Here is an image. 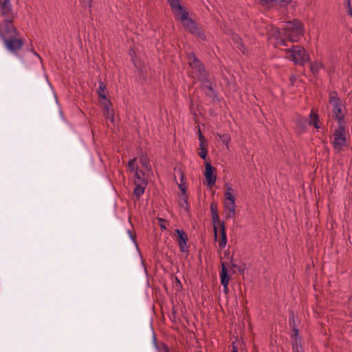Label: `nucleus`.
Returning <instances> with one entry per match:
<instances>
[{
	"label": "nucleus",
	"instance_id": "79ce46f5",
	"mask_svg": "<svg viewBox=\"0 0 352 352\" xmlns=\"http://www.w3.org/2000/svg\"><path fill=\"white\" fill-rule=\"evenodd\" d=\"M179 188L182 191V193L181 196H184V195H186V188L184 186V184H179Z\"/></svg>",
	"mask_w": 352,
	"mask_h": 352
},
{
	"label": "nucleus",
	"instance_id": "20e7f679",
	"mask_svg": "<svg viewBox=\"0 0 352 352\" xmlns=\"http://www.w3.org/2000/svg\"><path fill=\"white\" fill-rule=\"evenodd\" d=\"M0 14L3 17L0 22V28L15 27L13 25L14 13L10 0H0Z\"/></svg>",
	"mask_w": 352,
	"mask_h": 352
},
{
	"label": "nucleus",
	"instance_id": "473e14b6",
	"mask_svg": "<svg viewBox=\"0 0 352 352\" xmlns=\"http://www.w3.org/2000/svg\"><path fill=\"white\" fill-rule=\"evenodd\" d=\"M291 1H292V0H277L275 3V6H279L280 7H285L288 4H289V3H291Z\"/></svg>",
	"mask_w": 352,
	"mask_h": 352
},
{
	"label": "nucleus",
	"instance_id": "39448f33",
	"mask_svg": "<svg viewBox=\"0 0 352 352\" xmlns=\"http://www.w3.org/2000/svg\"><path fill=\"white\" fill-rule=\"evenodd\" d=\"M187 59L188 65L192 70L193 78H197L199 80H201L208 76L203 63L193 52H190L187 54Z\"/></svg>",
	"mask_w": 352,
	"mask_h": 352
},
{
	"label": "nucleus",
	"instance_id": "cd10ccee",
	"mask_svg": "<svg viewBox=\"0 0 352 352\" xmlns=\"http://www.w3.org/2000/svg\"><path fill=\"white\" fill-rule=\"evenodd\" d=\"M153 342H154L155 347L157 349V350L160 351V352H165L166 351V349L164 348V346H168L164 343H162L160 345L158 346L157 344V340H156V337H155V334L153 335Z\"/></svg>",
	"mask_w": 352,
	"mask_h": 352
},
{
	"label": "nucleus",
	"instance_id": "a18cd8bd",
	"mask_svg": "<svg viewBox=\"0 0 352 352\" xmlns=\"http://www.w3.org/2000/svg\"><path fill=\"white\" fill-rule=\"evenodd\" d=\"M199 142H206V140L204 136L203 135V134L201 133L200 129H199Z\"/></svg>",
	"mask_w": 352,
	"mask_h": 352
},
{
	"label": "nucleus",
	"instance_id": "6e6552de",
	"mask_svg": "<svg viewBox=\"0 0 352 352\" xmlns=\"http://www.w3.org/2000/svg\"><path fill=\"white\" fill-rule=\"evenodd\" d=\"M345 124H338V128L333 132L334 140L333 146L335 149H340L346 144V129Z\"/></svg>",
	"mask_w": 352,
	"mask_h": 352
},
{
	"label": "nucleus",
	"instance_id": "ddd939ff",
	"mask_svg": "<svg viewBox=\"0 0 352 352\" xmlns=\"http://www.w3.org/2000/svg\"><path fill=\"white\" fill-rule=\"evenodd\" d=\"M167 1L176 16L180 18V15H182L184 12H187L181 5L179 0H167Z\"/></svg>",
	"mask_w": 352,
	"mask_h": 352
},
{
	"label": "nucleus",
	"instance_id": "a19ab883",
	"mask_svg": "<svg viewBox=\"0 0 352 352\" xmlns=\"http://www.w3.org/2000/svg\"><path fill=\"white\" fill-rule=\"evenodd\" d=\"M287 41H288L286 38H277V43L281 45H285V46H287Z\"/></svg>",
	"mask_w": 352,
	"mask_h": 352
},
{
	"label": "nucleus",
	"instance_id": "4be33fe9",
	"mask_svg": "<svg viewBox=\"0 0 352 352\" xmlns=\"http://www.w3.org/2000/svg\"><path fill=\"white\" fill-rule=\"evenodd\" d=\"M232 40L236 48H238L243 54L245 52V47L241 42V39L238 36L235 35L233 36Z\"/></svg>",
	"mask_w": 352,
	"mask_h": 352
},
{
	"label": "nucleus",
	"instance_id": "8fccbe9b",
	"mask_svg": "<svg viewBox=\"0 0 352 352\" xmlns=\"http://www.w3.org/2000/svg\"><path fill=\"white\" fill-rule=\"evenodd\" d=\"M30 51L36 57H38L39 59H41V56L32 49L30 50Z\"/></svg>",
	"mask_w": 352,
	"mask_h": 352
},
{
	"label": "nucleus",
	"instance_id": "5701e85b",
	"mask_svg": "<svg viewBox=\"0 0 352 352\" xmlns=\"http://www.w3.org/2000/svg\"><path fill=\"white\" fill-rule=\"evenodd\" d=\"M307 120L305 118L300 117L296 120V125L302 131H305L307 126Z\"/></svg>",
	"mask_w": 352,
	"mask_h": 352
},
{
	"label": "nucleus",
	"instance_id": "4468645a",
	"mask_svg": "<svg viewBox=\"0 0 352 352\" xmlns=\"http://www.w3.org/2000/svg\"><path fill=\"white\" fill-rule=\"evenodd\" d=\"M147 185V181L146 180H142V181H135V186L133 190V195H135L139 199L140 196H142L144 193V190Z\"/></svg>",
	"mask_w": 352,
	"mask_h": 352
},
{
	"label": "nucleus",
	"instance_id": "603ef678",
	"mask_svg": "<svg viewBox=\"0 0 352 352\" xmlns=\"http://www.w3.org/2000/svg\"><path fill=\"white\" fill-rule=\"evenodd\" d=\"M231 265H232V267H237L236 264L234 263H233V262H232V261H231Z\"/></svg>",
	"mask_w": 352,
	"mask_h": 352
},
{
	"label": "nucleus",
	"instance_id": "2eb2a0df",
	"mask_svg": "<svg viewBox=\"0 0 352 352\" xmlns=\"http://www.w3.org/2000/svg\"><path fill=\"white\" fill-rule=\"evenodd\" d=\"M224 208L226 210H228V213L226 214V219H233L236 214V204L235 201H224Z\"/></svg>",
	"mask_w": 352,
	"mask_h": 352
},
{
	"label": "nucleus",
	"instance_id": "ea45409f",
	"mask_svg": "<svg viewBox=\"0 0 352 352\" xmlns=\"http://www.w3.org/2000/svg\"><path fill=\"white\" fill-rule=\"evenodd\" d=\"M158 221H159V225H160V228L162 230H166V227L165 225V223L166 222V221L162 218H159Z\"/></svg>",
	"mask_w": 352,
	"mask_h": 352
},
{
	"label": "nucleus",
	"instance_id": "f704fd0d",
	"mask_svg": "<svg viewBox=\"0 0 352 352\" xmlns=\"http://www.w3.org/2000/svg\"><path fill=\"white\" fill-rule=\"evenodd\" d=\"M293 333L291 334V338H301L299 334H298V329L296 327H293L291 329Z\"/></svg>",
	"mask_w": 352,
	"mask_h": 352
},
{
	"label": "nucleus",
	"instance_id": "c85d7f7f",
	"mask_svg": "<svg viewBox=\"0 0 352 352\" xmlns=\"http://www.w3.org/2000/svg\"><path fill=\"white\" fill-rule=\"evenodd\" d=\"M136 158L131 159L129 161L128 168L131 172H134L138 166H135Z\"/></svg>",
	"mask_w": 352,
	"mask_h": 352
},
{
	"label": "nucleus",
	"instance_id": "7ed1b4c3",
	"mask_svg": "<svg viewBox=\"0 0 352 352\" xmlns=\"http://www.w3.org/2000/svg\"><path fill=\"white\" fill-rule=\"evenodd\" d=\"M304 28L301 22L297 19L287 22L286 27L278 34L285 36L288 41L294 43L298 41L304 34Z\"/></svg>",
	"mask_w": 352,
	"mask_h": 352
},
{
	"label": "nucleus",
	"instance_id": "dca6fc26",
	"mask_svg": "<svg viewBox=\"0 0 352 352\" xmlns=\"http://www.w3.org/2000/svg\"><path fill=\"white\" fill-rule=\"evenodd\" d=\"M221 238L220 240V242L219 243V246L221 249L225 248L226 243H227V235H226V226L225 223L222 221L221 223Z\"/></svg>",
	"mask_w": 352,
	"mask_h": 352
},
{
	"label": "nucleus",
	"instance_id": "423d86ee",
	"mask_svg": "<svg viewBox=\"0 0 352 352\" xmlns=\"http://www.w3.org/2000/svg\"><path fill=\"white\" fill-rule=\"evenodd\" d=\"M329 103L333 106V117L337 120L338 124H345V115L342 113L343 104L338 94L335 91L329 93Z\"/></svg>",
	"mask_w": 352,
	"mask_h": 352
},
{
	"label": "nucleus",
	"instance_id": "f257e3e1",
	"mask_svg": "<svg viewBox=\"0 0 352 352\" xmlns=\"http://www.w3.org/2000/svg\"><path fill=\"white\" fill-rule=\"evenodd\" d=\"M0 38L8 52L24 62L23 58L19 54L24 45V41L16 27L0 28Z\"/></svg>",
	"mask_w": 352,
	"mask_h": 352
},
{
	"label": "nucleus",
	"instance_id": "2f4dec72",
	"mask_svg": "<svg viewBox=\"0 0 352 352\" xmlns=\"http://www.w3.org/2000/svg\"><path fill=\"white\" fill-rule=\"evenodd\" d=\"M103 115L106 119L110 120L112 122L113 121L114 114H113V110H110L108 111H103Z\"/></svg>",
	"mask_w": 352,
	"mask_h": 352
},
{
	"label": "nucleus",
	"instance_id": "de8ad7c7",
	"mask_svg": "<svg viewBox=\"0 0 352 352\" xmlns=\"http://www.w3.org/2000/svg\"><path fill=\"white\" fill-rule=\"evenodd\" d=\"M199 147L201 148H207L206 146V142H199Z\"/></svg>",
	"mask_w": 352,
	"mask_h": 352
},
{
	"label": "nucleus",
	"instance_id": "1a4fd4ad",
	"mask_svg": "<svg viewBox=\"0 0 352 352\" xmlns=\"http://www.w3.org/2000/svg\"><path fill=\"white\" fill-rule=\"evenodd\" d=\"M201 82V88L204 91L205 95L211 98L213 101L217 100L218 93L212 87V82L208 79V76H206L204 79L200 80Z\"/></svg>",
	"mask_w": 352,
	"mask_h": 352
},
{
	"label": "nucleus",
	"instance_id": "58836bf2",
	"mask_svg": "<svg viewBox=\"0 0 352 352\" xmlns=\"http://www.w3.org/2000/svg\"><path fill=\"white\" fill-rule=\"evenodd\" d=\"M210 211L212 214L218 213L217 204L215 202L210 204Z\"/></svg>",
	"mask_w": 352,
	"mask_h": 352
},
{
	"label": "nucleus",
	"instance_id": "a211bd4d",
	"mask_svg": "<svg viewBox=\"0 0 352 352\" xmlns=\"http://www.w3.org/2000/svg\"><path fill=\"white\" fill-rule=\"evenodd\" d=\"M302 338H292V351L293 352H302L303 349L302 346Z\"/></svg>",
	"mask_w": 352,
	"mask_h": 352
},
{
	"label": "nucleus",
	"instance_id": "72a5a7b5",
	"mask_svg": "<svg viewBox=\"0 0 352 352\" xmlns=\"http://www.w3.org/2000/svg\"><path fill=\"white\" fill-rule=\"evenodd\" d=\"M219 138L221 139L223 144H228L230 141V137L227 134L220 135L218 134Z\"/></svg>",
	"mask_w": 352,
	"mask_h": 352
},
{
	"label": "nucleus",
	"instance_id": "c756f323",
	"mask_svg": "<svg viewBox=\"0 0 352 352\" xmlns=\"http://www.w3.org/2000/svg\"><path fill=\"white\" fill-rule=\"evenodd\" d=\"M289 325L290 327V328H293V327H296L297 325L296 324V321H295V316H294V312H292L290 314H289Z\"/></svg>",
	"mask_w": 352,
	"mask_h": 352
},
{
	"label": "nucleus",
	"instance_id": "f8f14e48",
	"mask_svg": "<svg viewBox=\"0 0 352 352\" xmlns=\"http://www.w3.org/2000/svg\"><path fill=\"white\" fill-rule=\"evenodd\" d=\"M230 280V276L228 275V270L226 266L225 263H221V272L220 273V281L221 284L223 287V292L225 293L228 292V283Z\"/></svg>",
	"mask_w": 352,
	"mask_h": 352
},
{
	"label": "nucleus",
	"instance_id": "0eeeda50",
	"mask_svg": "<svg viewBox=\"0 0 352 352\" xmlns=\"http://www.w3.org/2000/svg\"><path fill=\"white\" fill-rule=\"evenodd\" d=\"M179 20L182 22L184 27L192 34L200 40H206V36L204 30L198 26L195 20L188 16V12H184L182 15H180Z\"/></svg>",
	"mask_w": 352,
	"mask_h": 352
},
{
	"label": "nucleus",
	"instance_id": "6e6d98bb",
	"mask_svg": "<svg viewBox=\"0 0 352 352\" xmlns=\"http://www.w3.org/2000/svg\"><path fill=\"white\" fill-rule=\"evenodd\" d=\"M240 273H241L243 271L241 270V269H239Z\"/></svg>",
	"mask_w": 352,
	"mask_h": 352
},
{
	"label": "nucleus",
	"instance_id": "c03bdc74",
	"mask_svg": "<svg viewBox=\"0 0 352 352\" xmlns=\"http://www.w3.org/2000/svg\"><path fill=\"white\" fill-rule=\"evenodd\" d=\"M127 232H128L129 237L131 239V240L135 243L136 245H138L137 242L135 241V236L132 234V232L130 230H129Z\"/></svg>",
	"mask_w": 352,
	"mask_h": 352
},
{
	"label": "nucleus",
	"instance_id": "f3484780",
	"mask_svg": "<svg viewBox=\"0 0 352 352\" xmlns=\"http://www.w3.org/2000/svg\"><path fill=\"white\" fill-rule=\"evenodd\" d=\"M324 64L318 60L310 63V70L311 73L316 76L318 74L320 69H324Z\"/></svg>",
	"mask_w": 352,
	"mask_h": 352
},
{
	"label": "nucleus",
	"instance_id": "4c0bfd02",
	"mask_svg": "<svg viewBox=\"0 0 352 352\" xmlns=\"http://www.w3.org/2000/svg\"><path fill=\"white\" fill-rule=\"evenodd\" d=\"M226 199L225 201H235L234 196L230 192H225Z\"/></svg>",
	"mask_w": 352,
	"mask_h": 352
},
{
	"label": "nucleus",
	"instance_id": "f03ea898",
	"mask_svg": "<svg viewBox=\"0 0 352 352\" xmlns=\"http://www.w3.org/2000/svg\"><path fill=\"white\" fill-rule=\"evenodd\" d=\"M286 58L295 65L304 66L310 63V56L305 49L299 45H292L289 48L284 50Z\"/></svg>",
	"mask_w": 352,
	"mask_h": 352
},
{
	"label": "nucleus",
	"instance_id": "864d4df0",
	"mask_svg": "<svg viewBox=\"0 0 352 352\" xmlns=\"http://www.w3.org/2000/svg\"><path fill=\"white\" fill-rule=\"evenodd\" d=\"M164 348L166 349V351L165 352H169L168 346H164Z\"/></svg>",
	"mask_w": 352,
	"mask_h": 352
},
{
	"label": "nucleus",
	"instance_id": "393cba45",
	"mask_svg": "<svg viewBox=\"0 0 352 352\" xmlns=\"http://www.w3.org/2000/svg\"><path fill=\"white\" fill-rule=\"evenodd\" d=\"M134 177L135 178V181L146 180L144 178V173L142 170H139L138 168H136L134 171Z\"/></svg>",
	"mask_w": 352,
	"mask_h": 352
},
{
	"label": "nucleus",
	"instance_id": "bb28decb",
	"mask_svg": "<svg viewBox=\"0 0 352 352\" xmlns=\"http://www.w3.org/2000/svg\"><path fill=\"white\" fill-rule=\"evenodd\" d=\"M102 104L103 106V111H110V110H113L112 109V103L111 102L106 98V100H104V101L102 102Z\"/></svg>",
	"mask_w": 352,
	"mask_h": 352
},
{
	"label": "nucleus",
	"instance_id": "aec40b11",
	"mask_svg": "<svg viewBox=\"0 0 352 352\" xmlns=\"http://www.w3.org/2000/svg\"><path fill=\"white\" fill-rule=\"evenodd\" d=\"M310 118H313V120H310L309 122V125H314L316 129H320V126L318 124L319 122V116L318 113H314V110H311L309 114Z\"/></svg>",
	"mask_w": 352,
	"mask_h": 352
},
{
	"label": "nucleus",
	"instance_id": "9b49d317",
	"mask_svg": "<svg viewBox=\"0 0 352 352\" xmlns=\"http://www.w3.org/2000/svg\"><path fill=\"white\" fill-rule=\"evenodd\" d=\"M177 241L179 245V250L182 252L188 253V248L187 245L188 236L183 230L177 229Z\"/></svg>",
	"mask_w": 352,
	"mask_h": 352
},
{
	"label": "nucleus",
	"instance_id": "09e8293b",
	"mask_svg": "<svg viewBox=\"0 0 352 352\" xmlns=\"http://www.w3.org/2000/svg\"><path fill=\"white\" fill-rule=\"evenodd\" d=\"M175 284L177 286H179L180 287H182V283L177 277H175Z\"/></svg>",
	"mask_w": 352,
	"mask_h": 352
},
{
	"label": "nucleus",
	"instance_id": "a878e982",
	"mask_svg": "<svg viewBox=\"0 0 352 352\" xmlns=\"http://www.w3.org/2000/svg\"><path fill=\"white\" fill-rule=\"evenodd\" d=\"M179 206L184 208L186 210H188V197L187 195H184V196H181Z\"/></svg>",
	"mask_w": 352,
	"mask_h": 352
},
{
	"label": "nucleus",
	"instance_id": "7c9ffc66",
	"mask_svg": "<svg viewBox=\"0 0 352 352\" xmlns=\"http://www.w3.org/2000/svg\"><path fill=\"white\" fill-rule=\"evenodd\" d=\"M277 0H260V3L263 6L269 7L274 6Z\"/></svg>",
	"mask_w": 352,
	"mask_h": 352
},
{
	"label": "nucleus",
	"instance_id": "3c124183",
	"mask_svg": "<svg viewBox=\"0 0 352 352\" xmlns=\"http://www.w3.org/2000/svg\"><path fill=\"white\" fill-rule=\"evenodd\" d=\"M231 352H238V348H237V346H234V345L233 344V346H232V349Z\"/></svg>",
	"mask_w": 352,
	"mask_h": 352
},
{
	"label": "nucleus",
	"instance_id": "b1692460",
	"mask_svg": "<svg viewBox=\"0 0 352 352\" xmlns=\"http://www.w3.org/2000/svg\"><path fill=\"white\" fill-rule=\"evenodd\" d=\"M140 162L142 167H144L146 170H148L151 168L148 160L146 156L142 155L140 157Z\"/></svg>",
	"mask_w": 352,
	"mask_h": 352
},
{
	"label": "nucleus",
	"instance_id": "5fc2aeb1",
	"mask_svg": "<svg viewBox=\"0 0 352 352\" xmlns=\"http://www.w3.org/2000/svg\"><path fill=\"white\" fill-rule=\"evenodd\" d=\"M184 177V175L182 174V178H181L182 181H183Z\"/></svg>",
	"mask_w": 352,
	"mask_h": 352
},
{
	"label": "nucleus",
	"instance_id": "49530a36",
	"mask_svg": "<svg viewBox=\"0 0 352 352\" xmlns=\"http://www.w3.org/2000/svg\"><path fill=\"white\" fill-rule=\"evenodd\" d=\"M233 192H234V190L232 188H231L230 186H226V190L225 192H230L232 194Z\"/></svg>",
	"mask_w": 352,
	"mask_h": 352
},
{
	"label": "nucleus",
	"instance_id": "9d476101",
	"mask_svg": "<svg viewBox=\"0 0 352 352\" xmlns=\"http://www.w3.org/2000/svg\"><path fill=\"white\" fill-rule=\"evenodd\" d=\"M215 170V168L212 166L210 162L206 163L204 175L207 184L210 187L214 186L217 180V175L214 174Z\"/></svg>",
	"mask_w": 352,
	"mask_h": 352
},
{
	"label": "nucleus",
	"instance_id": "37998d69",
	"mask_svg": "<svg viewBox=\"0 0 352 352\" xmlns=\"http://www.w3.org/2000/svg\"><path fill=\"white\" fill-rule=\"evenodd\" d=\"M92 1L93 0H82V3L84 5V6L91 8Z\"/></svg>",
	"mask_w": 352,
	"mask_h": 352
},
{
	"label": "nucleus",
	"instance_id": "6ab92c4d",
	"mask_svg": "<svg viewBox=\"0 0 352 352\" xmlns=\"http://www.w3.org/2000/svg\"><path fill=\"white\" fill-rule=\"evenodd\" d=\"M106 85L105 84L102 82L101 80L99 81V85L97 90V94L98 95V97L102 100H106Z\"/></svg>",
	"mask_w": 352,
	"mask_h": 352
},
{
	"label": "nucleus",
	"instance_id": "c9c22d12",
	"mask_svg": "<svg viewBox=\"0 0 352 352\" xmlns=\"http://www.w3.org/2000/svg\"><path fill=\"white\" fill-rule=\"evenodd\" d=\"M207 154H208L207 148H201L200 151L198 153L199 156L203 160H206Z\"/></svg>",
	"mask_w": 352,
	"mask_h": 352
},
{
	"label": "nucleus",
	"instance_id": "412c9836",
	"mask_svg": "<svg viewBox=\"0 0 352 352\" xmlns=\"http://www.w3.org/2000/svg\"><path fill=\"white\" fill-rule=\"evenodd\" d=\"M212 223H213L214 235L215 239H217V224L219 225V226L221 227V223L222 222L219 221V214L218 213H215V214H212Z\"/></svg>",
	"mask_w": 352,
	"mask_h": 352
},
{
	"label": "nucleus",
	"instance_id": "e433bc0d",
	"mask_svg": "<svg viewBox=\"0 0 352 352\" xmlns=\"http://www.w3.org/2000/svg\"><path fill=\"white\" fill-rule=\"evenodd\" d=\"M344 3H345V8H346V12L351 16H352V7L351 5V1H348L345 2Z\"/></svg>",
	"mask_w": 352,
	"mask_h": 352
}]
</instances>
